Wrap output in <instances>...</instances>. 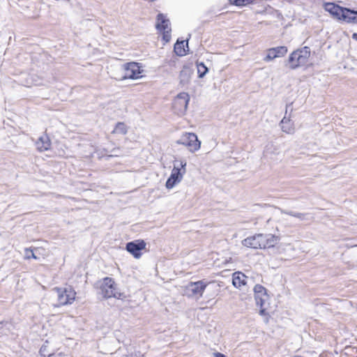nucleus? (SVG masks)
<instances>
[{"label":"nucleus","instance_id":"1","mask_svg":"<svg viewBox=\"0 0 357 357\" xmlns=\"http://www.w3.org/2000/svg\"><path fill=\"white\" fill-rule=\"evenodd\" d=\"M310 56V50L308 47H304L294 51L289 56L287 63L291 69H296L305 65Z\"/></svg>","mask_w":357,"mask_h":357},{"label":"nucleus","instance_id":"2","mask_svg":"<svg viewBox=\"0 0 357 357\" xmlns=\"http://www.w3.org/2000/svg\"><path fill=\"white\" fill-rule=\"evenodd\" d=\"M101 293L105 298H116L123 299L125 296L120 293L116 287V284L111 278H105L100 286Z\"/></svg>","mask_w":357,"mask_h":357},{"label":"nucleus","instance_id":"3","mask_svg":"<svg viewBox=\"0 0 357 357\" xmlns=\"http://www.w3.org/2000/svg\"><path fill=\"white\" fill-rule=\"evenodd\" d=\"M52 292L57 298L58 305L71 304L75 299L76 292L72 288L55 287Z\"/></svg>","mask_w":357,"mask_h":357},{"label":"nucleus","instance_id":"4","mask_svg":"<svg viewBox=\"0 0 357 357\" xmlns=\"http://www.w3.org/2000/svg\"><path fill=\"white\" fill-rule=\"evenodd\" d=\"M176 164L177 162L174 163L171 176L166 182V188L168 189L172 188L176 184L180 183L185 173L186 162L181 161L178 165Z\"/></svg>","mask_w":357,"mask_h":357},{"label":"nucleus","instance_id":"5","mask_svg":"<svg viewBox=\"0 0 357 357\" xmlns=\"http://www.w3.org/2000/svg\"><path fill=\"white\" fill-rule=\"evenodd\" d=\"M177 144L187 146L190 152L198 151L201 146V142L199 141L197 136L192 132L183 134L177 140Z\"/></svg>","mask_w":357,"mask_h":357},{"label":"nucleus","instance_id":"6","mask_svg":"<svg viewBox=\"0 0 357 357\" xmlns=\"http://www.w3.org/2000/svg\"><path fill=\"white\" fill-rule=\"evenodd\" d=\"M207 284L203 280L190 282L185 289V294L188 297L199 298L202 296Z\"/></svg>","mask_w":357,"mask_h":357},{"label":"nucleus","instance_id":"7","mask_svg":"<svg viewBox=\"0 0 357 357\" xmlns=\"http://www.w3.org/2000/svg\"><path fill=\"white\" fill-rule=\"evenodd\" d=\"M155 27L160 32L162 33L163 40L169 42L171 38L172 29L169 20L163 14L160 13L158 15Z\"/></svg>","mask_w":357,"mask_h":357},{"label":"nucleus","instance_id":"8","mask_svg":"<svg viewBox=\"0 0 357 357\" xmlns=\"http://www.w3.org/2000/svg\"><path fill=\"white\" fill-rule=\"evenodd\" d=\"M141 66L138 63L130 62L124 65L123 79H135L141 77L142 70H140Z\"/></svg>","mask_w":357,"mask_h":357},{"label":"nucleus","instance_id":"9","mask_svg":"<svg viewBox=\"0 0 357 357\" xmlns=\"http://www.w3.org/2000/svg\"><path fill=\"white\" fill-rule=\"evenodd\" d=\"M259 249L273 248L280 241V237L272 234H259Z\"/></svg>","mask_w":357,"mask_h":357},{"label":"nucleus","instance_id":"10","mask_svg":"<svg viewBox=\"0 0 357 357\" xmlns=\"http://www.w3.org/2000/svg\"><path fill=\"white\" fill-rule=\"evenodd\" d=\"M146 248V243L143 240H137L129 242L126 244V250L132 254L136 259H139L142 256L141 251Z\"/></svg>","mask_w":357,"mask_h":357},{"label":"nucleus","instance_id":"11","mask_svg":"<svg viewBox=\"0 0 357 357\" xmlns=\"http://www.w3.org/2000/svg\"><path fill=\"white\" fill-rule=\"evenodd\" d=\"M190 100L188 93L182 92L177 95L174 101V107L180 112L186 111Z\"/></svg>","mask_w":357,"mask_h":357},{"label":"nucleus","instance_id":"12","mask_svg":"<svg viewBox=\"0 0 357 357\" xmlns=\"http://www.w3.org/2000/svg\"><path fill=\"white\" fill-rule=\"evenodd\" d=\"M287 47L285 46L270 48L267 50V55L264 60L265 61H270L275 58L284 56L287 53Z\"/></svg>","mask_w":357,"mask_h":357},{"label":"nucleus","instance_id":"13","mask_svg":"<svg viewBox=\"0 0 357 357\" xmlns=\"http://www.w3.org/2000/svg\"><path fill=\"white\" fill-rule=\"evenodd\" d=\"M324 9L334 17L341 20V15L343 10L342 7H340L333 3H326L324 4Z\"/></svg>","mask_w":357,"mask_h":357},{"label":"nucleus","instance_id":"14","mask_svg":"<svg viewBox=\"0 0 357 357\" xmlns=\"http://www.w3.org/2000/svg\"><path fill=\"white\" fill-rule=\"evenodd\" d=\"M341 20L348 23L357 24V11L343 8Z\"/></svg>","mask_w":357,"mask_h":357},{"label":"nucleus","instance_id":"15","mask_svg":"<svg viewBox=\"0 0 357 357\" xmlns=\"http://www.w3.org/2000/svg\"><path fill=\"white\" fill-rule=\"evenodd\" d=\"M242 245L245 247L252 249H259L260 243L259 239V234H256L243 239L242 241Z\"/></svg>","mask_w":357,"mask_h":357},{"label":"nucleus","instance_id":"16","mask_svg":"<svg viewBox=\"0 0 357 357\" xmlns=\"http://www.w3.org/2000/svg\"><path fill=\"white\" fill-rule=\"evenodd\" d=\"M36 145L40 152H43L50 149L51 142L47 135H43L37 140Z\"/></svg>","mask_w":357,"mask_h":357},{"label":"nucleus","instance_id":"17","mask_svg":"<svg viewBox=\"0 0 357 357\" xmlns=\"http://www.w3.org/2000/svg\"><path fill=\"white\" fill-rule=\"evenodd\" d=\"M247 277L241 272H235L232 275V284L236 288H241L245 284Z\"/></svg>","mask_w":357,"mask_h":357},{"label":"nucleus","instance_id":"18","mask_svg":"<svg viewBox=\"0 0 357 357\" xmlns=\"http://www.w3.org/2000/svg\"><path fill=\"white\" fill-rule=\"evenodd\" d=\"M281 129L284 132L287 134H293L294 132V123L291 122L290 119H287L285 116L280 122Z\"/></svg>","mask_w":357,"mask_h":357},{"label":"nucleus","instance_id":"19","mask_svg":"<svg viewBox=\"0 0 357 357\" xmlns=\"http://www.w3.org/2000/svg\"><path fill=\"white\" fill-rule=\"evenodd\" d=\"M191 73L188 68L184 67L180 72L179 79L182 85L188 84L190 79Z\"/></svg>","mask_w":357,"mask_h":357},{"label":"nucleus","instance_id":"20","mask_svg":"<svg viewBox=\"0 0 357 357\" xmlns=\"http://www.w3.org/2000/svg\"><path fill=\"white\" fill-rule=\"evenodd\" d=\"M25 259H29L33 258L35 259H40V248H36L33 250L31 248H26L24 250Z\"/></svg>","mask_w":357,"mask_h":357},{"label":"nucleus","instance_id":"21","mask_svg":"<svg viewBox=\"0 0 357 357\" xmlns=\"http://www.w3.org/2000/svg\"><path fill=\"white\" fill-rule=\"evenodd\" d=\"M255 298V300L259 298H266L268 295L266 289L261 284H256L254 287Z\"/></svg>","mask_w":357,"mask_h":357},{"label":"nucleus","instance_id":"22","mask_svg":"<svg viewBox=\"0 0 357 357\" xmlns=\"http://www.w3.org/2000/svg\"><path fill=\"white\" fill-rule=\"evenodd\" d=\"M279 210L280 211L281 213L287 214V215H289L290 216L295 217V218L299 219L300 220H305L308 219L307 218V214L306 213L294 212V211H287V210H284L282 208H279Z\"/></svg>","mask_w":357,"mask_h":357},{"label":"nucleus","instance_id":"23","mask_svg":"<svg viewBox=\"0 0 357 357\" xmlns=\"http://www.w3.org/2000/svg\"><path fill=\"white\" fill-rule=\"evenodd\" d=\"M185 42H186V46L188 47V40L177 42L174 45V52L178 56H184L185 54Z\"/></svg>","mask_w":357,"mask_h":357},{"label":"nucleus","instance_id":"24","mask_svg":"<svg viewBox=\"0 0 357 357\" xmlns=\"http://www.w3.org/2000/svg\"><path fill=\"white\" fill-rule=\"evenodd\" d=\"M128 132V128L126 125L123 122H119L116 123L114 130H113V133L120 134V135H126Z\"/></svg>","mask_w":357,"mask_h":357},{"label":"nucleus","instance_id":"25","mask_svg":"<svg viewBox=\"0 0 357 357\" xmlns=\"http://www.w3.org/2000/svg\"><path fill=\"white\" fill-rule=\"evenodd\" d=\"M40 354L43 357H50L52 355V350L50 349L47 341L41 347Z\"/></svg>","mask_w":357,"mask_h":357},{"label":"nucleus","instance_id":"26","mask_svg":"<svg viewBox=\"0 0 357 357\" xmlns=\"http://www.w3.org/2000/svg\"><path fill=\"white\" fill-rule=\"evenodd\" d=\"M197 71L199 73V77H203L206 75V73L208 72V68L206 67V66L203 63H201L197 65Z\"/></svg>","mask_w":357,"mask_h":357},{"label":"nucleus","instance_id":"27","mask_svg":"<svg viewBox=\"0 0 357 357\" xmlns=\"http://www.w3.org/2000/svg\"><path fill=\"white\" fill-rule=\"evenodd\" d=\"M269 296L267 295L266 298L262 297L256 299V303L260 307H266V304L268 303Z\"/></svg>","mask_w":357,"mask_h":357},{"label":"nucleus","instance_id":"28","mask_svg":"<svg viewBox=\"0 0 357 357\" xmlns=\"http://www.w3.org/2000/svg\"><path fill=\"white\" fill-rule=\"evenodd\" d=\"M230 2L237 6H242L247 5L251 2L252 0H229Z\"/></svg>","mask_w":357,"mask_h":357},{"label":"nucleus","instance_id":"29","mask_svg":"<svg viewBox=\"0 0 357 357\" xmlns=\"http://www.w3.org/2000/svg\"><path fill=\"white\" fill-rule=\"evenodd\" d=\"M261 307V310L259 311L260 315H261V316L266 315V307Z\"/></svg>","mask_w":357,"mask_h":357},{"label":"nucleus","instance_id":"30","mask_svg":"<svg viewBox=\"0 0 357 357\" xmlns=\"http://www.w3.org/2000/svg\"><path fill=\"white\" fill-rule=\"evenodd\" d=\"M214 357H226V356L222 353H220V352H216V353H214Z\"/></svg>","mask_w":357,"mask_h":357},{"label":"nucleus","instance_id":"31","mask_svg":"<svg viewBox=\"0 0 357 357\" xmlns=\"http://www.w3.org/2000/svg\"><path fill=\"white\" fill-rule=\"evenodd\" d=\"M352 38L357 40V33H353Z\"/></svg>","mask_w":357,"mask_h":357},{"label":"nucleus","instance_id":"32","mask_svg":"<svg viewBox=\"0 0 357 357\" xmlns=\"http://www.w3.org/2000/svg\"><path fill=\"white\" fill-rule=\"evenodd\" d=\"M61 354H59L56 357H61Z\"/></svg>","mask_w":357,"mask_h":357}]
</instances>
